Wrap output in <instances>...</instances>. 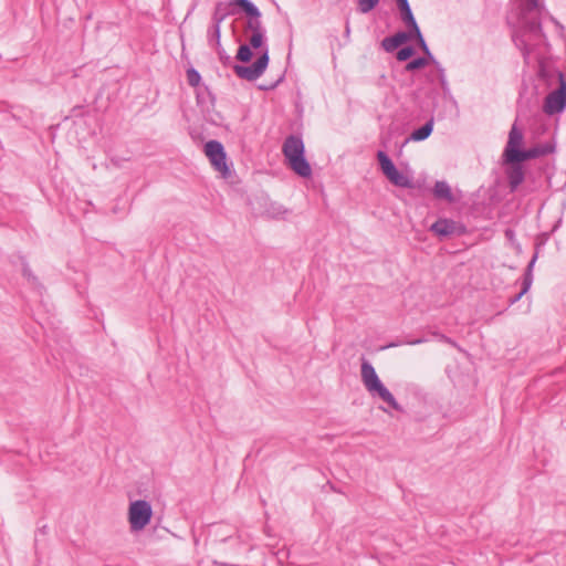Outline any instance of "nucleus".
Returning a JSON list of instances; mask_svg holds the SVG:
<instances>
[{
	"label": "nucleus",
	"mask_w": 566,
	"mask_h": 566,
	"mask_svg": "<svg viewBox=\"0 0 566 566\" xmlns=\"http://www.w3.org/2000/svg\"><path fill=\"white\" fill-rule=\"evenodd\" d=\"M538 76L548 86L557 83V87L545 97L543 111L549 116L563 113L566 109V78L564 73L555 67L541 65Z\"/></svg>",
	"instance_id": "1"
},
{
	"label": "nucleus",
	"mask_w": 566,
	"mask_h": 566,
	"mask_svg": "<svg viewBox=\"0 0 566 566\" xmlns=\"http://www.w3.org/2000/svg\"><path fill=\"white\" fill-rule=\"evenodd\" d=\"M265 42L266 36L264 33L250 35L249 43L247 44L254 50H260L261 54L251 65H233V72L239 78L252 82L258 80L265 72L270 62L269 46Z\"/></svg>",
	"instance_id": "2"
},
{
	"label": "nucleus",
	"mask_w": 566,
	"mask_h": 566,
	"mask_svg": "<svg viewBox=\"0 0 566 566\" xmlns=\"http://www.w3.org/2000/svg\"><path fill=\"white\" fill-rule=\"evenodd\" d=\"M283 155L291 169L302 178L312 176V168L305 158V148L302 137L290 135L285 138L282 147Z\"/></svg>",
	"instance_id": "3"
},
{
	"label": "nucleus",
	"mask_w": 566,
	"mask_h": 566,
	"mask_svg": "<svg viewBox=\"0 0 566 566\" xmlns=\"http://www.w3.org/2000/svg\"><path fill=\"white\" fill-rule=\"evenodd\" d=\"M376 158L381 172L394 186L408 189L415 188L413 180L397 169L386 151L378 150Z\"/></svg>",
	"instance_id": "4"
},
{
	"label": "nucleus",
	"mask_w": 566,
	"mask_h": 566,
	"mask_svg": "<svg viewBox=\"0 0 566 566\" xmlns=\"http://www.w3.org/2000/svg\"><path fill=\"white\" fill-rule=\"evenodd\" d=\"M153 509L149 502L145 500H136L129 504L128 521L130 530L138 532L144 530L150 522Z\"/></svg>",
	"instance_id": "5"
},
{
	"label": "nucleus",
	"mask_w": 566,
	"mask_h": 566,
	"mask_svg": "<svg viewBox=\"0 0 566 566\" xmlns=\"http://www.w3.org/2000/svg\"><path fill=\"white\" fill-rule=\"evenodd\" d=\"M205 154L209 158L214 170L227 178L230 176V168L227 164V154L222 143L211 139L205 144Z\"/></svg>",
	"instance_id": "6"
},
{
	"label": "nucleus",
	"mask_w": 566,
	"mask_h": 566,
	"mask_svg": "<svg viewBox=\"0 0 566 566\" xmlns=\"http://www.w3.org/2000/svg\"><path fill=\"white\" fill-rule=\"evenodd\" d=\"M429 230L441 240L461 237L468 232L467 227L462 222L449 218H439L430 226Z\"/></svg>",
	"instance_id": "7"
},
{
	"label": "nucleus",
	"mask_w": 566,
	"mask_h": 566,
	"mask_svg": "<svg viewBox=\"0 0 566 566\" xmlns=\"http://www.w3.org/2000/svg\"><path fill=\"white\" fill-rule=\"evenodd\" d=\"M523 143V133L517 127L516 122L512 125L509 133V140L503 151V161H517L520 154L523 149L521 148Z\"/></svg>",
	"instance_id": "8"
},
{
	"label": "nucleus",
	"mask_w": 566,
	"mask_h": 566,
	"mask_svg": "<svg viewBox=\"0 0 566 566\" xmlns=\"http://www.w3.org/2000/svg\"><path fill=\"white\" fill-rule=\"evenodd\" d=\"M524 161H504L507 166L505 169V175L507 177L509 187L511 192L516 191L518 186L524 181L525 172L523 168Z\"/></svg>",
	"instance_id": "9"
},
{
	"label": "nucleus",
	"mask_w": 566,
	"mask_h": 566,
	"mask_svg": "<svg viewBox=\"0 0 566 566\" xmlns=\"http://www.w3.org/2000/svg\"><path fill=\"white\" fill-rule=\"evenodd\" d=\"M197 106L202 113H210L216 105V96L208 85L202 84L195 90Z\"/></svg>",
	"instance_id": "10"
},
{
	"label": "nucleus",
	"mask_w": 566,
	"mask_h": 566,
	"mask_svg": "<svg viewBox=\"0 0 566 566\" xmlns=\"http://www.w3.org/2000/svg\"><path fill=\"white\" fill-rule=\"evenodd\" d=\"M555 151V145L551 143L538 144L527 149H523L520 154V158L517 161H526L531 159H536Z\"/></svg>",
	"instance_id": "11"
},
{
	"label": "nucleus",
	"mask_w": 566,
	"mask_h": 566,
	"mask_svg": "<svg viewBox=\"0 0 566 566\" xmlns=\"http://www.w3.org/2000/svg\"><path fill=\"white\" fill-rule=\"evenodd\" d=\"M411 38H413V33L410 31H398L394 35L386 36L381 41V48L388 52L391 53L405 43H407Z\"/></svg>",
	"instance_id": "12"
},
{
	"label": "nucleus",
	"mask_w": 566,
	"mask_h": 566,
	"mask_svg": "<svg viewBox=\"0 0 566 566\" xmlns=\"http://www.w3.org/2000/svg\"><path fill=\"white\" fill-rule=\"evenodd\" d=\"M360 374L363 384L368 392L381 384V380L379 379L374 366L367 360L361 363Z\"/></svg>",
	"instance_id": "13"
},
{
	"label": "nucleus",
	"mask_w": 566,
	"mask_h": 566,
	"mask_svg": "<svg viewBox=\"0 0 566 566\" xmlns=\"http://www.w3.org/2000/svg\"><path fill=\"white\" fill-rule=\"evenodd\" d=\"M536 259H537V253L534 254V256L532 258V260L527 264L525 273H524L523 282H522V289H521V291L516 295H514V296H512L510 298V304H515L516 302H518L522 298V296L525 293H527L528 290L531 289V285L533 283V273H532V271H533V266H534V264L536 262Z\"/></svg>",
	"instance_id": "14"
},
{
	"label": "nucleus",
	"mask_w": 566,
	"mask_h": 566,
	"mask_svg": "<svg viewBox=\"0 0 566 566\" xmlns=\"http://www.w3.org/2000/svg\"><path fill=\"white\" fill-rule=\"evenodd\" d=\"M373 397H378L382 401L387 402L391 408L397 411H402V407L397 402L394 395L388 390V388L381 382L377 387H375L370 392Z\"/></svg>",
	"instance_id": "15"
},
{
	"label": "nucleus",
	"mask_w": 566,
	"mask_h": 566,
	"mask_svg": "<svg viewBox=\"0 0 566 566\" xmlns=\"http://www.w3.org/2000/svg\"><path fill=\"white\" fill-rule=\"evenodd\" d=\"M433 132V118L429 119L427 123H424L422 126L416 128L410 136L402 143L401 147H403L409 142H423Z\"/></svg>",
	"instance_id": "16"
},
{
	"label": "nucleus",
	"mask_w": 566,
	"mask_h": 566,
	"mask_svg": "<svg viewBox=\"0 0 566 566\" xmlns=\"http://www.w3.org/2000/svg\"><path fill=\"white\" fill-rule=\"evenodd\" d=\"M233 7L232 0L229 2L219 1L216 3L213 13H212V23L220 24L229 17L234 14V11L231 9Z\"/></svg>",
	"instance_id": "17"
},
{
	"label": "nucleus",
	"mask_w": 566,
	"mask_h": 566,
	"mask_svg": "<svg viewBox=\"0 0 566 566\" xmlns=\"http://www.w3.org/2000/svg\"><path fill=\"white\" fill-rule=\"evenodd\" d=\"M433 196L437 199L446 200L449 203H452L455 201V198L452 193L451 187L444 180H439L434 184Z\"/></svg>",
	"instance_id": "18"
},
{
	"label": "nucleus",
	"mask_w": 566,
	"mask_h": 566,
	"mask_svg": "<svg viewBox=\"0 0 566 566\" xmlns=\"http://www.w3.org/2000/svg\"><path fill=\"white\" fill-rule=\"evenodd\" d=\"M523 27L534 35H543L542 22L538 15H522Z\"/></svg>",
	"instance_id": "19"
},
{
	"label": "nucleus",
	"mask_w": 566,
	"mask_h": 566,
	"mask_svg": "<svg viewBox=\"0 0 566 566\" xmlns=\"http://www.w3.org/2000/svg\"><path fill=\"white\" fill-rule=\"evenodd\" d=\"M232 3L239 7L249 19L261 18V11L251 0H232Z\"/></svg>",
	"instance_id": "20"
},
{
	"label": "nucleus",
	"mask_w": 566,
	"mask_h": 566,
	"mask_svg": "<svg viewBox=\"0 0 566 566\" xmlns=\"http://www.w3.org/2000/svg\"><path fill=\"white\" fill-rule=\"evenodd\" d=\"M400 18L409 29L411 33H419L420 28L416 21V18L412 13L411 7L400 9Z\"/></svg>",
	"instance_id": "21"
},
{
	"label": "nucleus",
	"mask_w": 566,
	"mask_h": 566,
	"mask_svg": "<svg viewBox=\"0 0 566 566\" xmlns=\"http://www.w3.org/2000/svg\"><path fill=\"white\" fill-rule=\"evenodd\" d=\"M207 38L210 45L213 43L214 46L221 44V25L212 23L208 29Z\"/></svg>",
	"instance_id": "22"
},
{
	"label": "nucleus",
	"mask_w": 566,
	"mask_h": 566,
	"mask_svg": "<svg viewBox=\"0 0 566 566\" xmlns=\"http://www.w3.org/2000/svg\"><path fill=\"white\" fill-rule=\"evenodd\" d=\"M252 50L247 43L241 44L237 51L235 59L241 63H249L253 57Z\"/></svg>",
	"instance_id": "23"
},
{
	"label": "nucleus",
	"mask_w": 566,
	"mask_h": 566,
	"mask_svg": "<svg viewBox=\"0 0 566 566\" xmlns=\"http://www.w3.org/2000/svg\"><path fill=\"white\" fill-rule=\"evenodd\" d=\"M187 82L191 87L198 88L201 86V75L193 66H190L186 71Z\"/></svg>",
	"instance_id": "24"
},
{
	"label": "nucleus",
	"mask_w": 566,
	"mask_h": 566,
	"mask_svg": "<svg viewBox=\"0 0 566 566\" xmlns=\"http://www.w3.org/2000/svg\"><path fill=\"white\" fill-rule=\"evenodd\" d=\"M413 38H416L420 50L424 54L422 57H427L429 62H434V56L431 53L426 40L423 39L421 31H419V33H413Z\"/></svg>",
	"instance_id": "25"
},
{
	"label": "nucleus",
	"mask_w": 566,
	"mask_h": 566,
	"mask_svg": "<svg viewBox=\"0 0 566 566\" xmlns=\"http://www.w3.org/2000/svg\"><path fill=\"white\" fill-rule=\"evenodd\" d=\"M429 63L430 62L428 61L427 57L418 56V57L407 62V64L405 65V71L413 72V71H417V70H420V69L427 66Z\"/></svg>",
	"instance_id": "26"
},
{
	"label": "nucleus",
	"mask_w": 566,
	"mask_h": 566,
	"mask_svg": "<svg viewBox=\"0 0 566 566\" xmlns=\"http://www.w3.org/2000/svg\"><path fill=\"white\" fill-rule=\"evenodd\" d=\"M261 18L248 19L245 30L251 31V34L264 33L265 29L260 20Z\"/></svg>",
	"instance_id": "27"
},
{
	"label": "nucleus",
	"mask_w": 566,
	"mask_h": 566,
	"mask_svg": "<svg viewBox=\"0 0 566 566\" xmlns=\"http://www.w3.org/2000/svg\"><path fill=\"white\" fill-rule=\"evenodd\" d=\"M416 53V50L412 45H406L399 49L396 53V59L399 62H407L409 59H411Z\"/></svg>",
	"instance_id": "28"
},
{
	"label": "nucleus",
	"mask_w": 566,
	"mask_h": 566,
	"mask_svg": "<svg viewBox=\"0 0 566 566\" xmlns=\"http://www.w3.org/2000/svg\"><path fill=\"white\" fill-rule=\"evenodd\" d=\"M380 0H358V11L360 13H368L375 9Z\"/></svg>",
	"instance_id": "29"
},
{
	"label": "nucleus",
	"mask_w": 566,
	"mask_h": 566,
	"mask_svg": "<svg viewBox=\"0 0 566 566\" xmlns=\"http://www.w3.org/2000/svg\"><path fill=\"white\" fill-rule=\"evenodd\" d=\"M539 8L538 0H526L522 8V15H531L534 11H537Z\"/></svg>",
	"instance_id": "30"
},
{
	"label": "nucleus",
	"mask_w": 566,
	"mask_h": 566,
	"mask_svg": "<svg viewBox=\"0 0 566 566\" xmlns=\"http://www.w3.org/2000/svg\"><path fill=\"white\" fill-rule=\"evenodd\" d=\"M436 69H437V72H438V77H439V81L441 83V86L443 90L447 88V78H446V71L441 66V64L434 59V62H431Z\"/></svg>",
	"instance_id": "31"
},
{
	"label": "nucleus",
	"mask_w": 566,
	"mask_h": 566,
	"mask_svg": "<svg viewBox=\"0 0 566 566\" xmlns=\"http://www.w3.org/2000/svg\"><path fill=\"white\" fill-rule=\"evenodd\" d=\"M284 80V73L281 74L275 81L259 85L261 91H272L276 88Z\"/></svg>",
	"instance_id": "32"
},
{
	"label": "nucleus",
	"mask_w": 566,
	"mask_h": 566,
	"mask_svg": "<svg viewBox=\"0 0 566 566\" xmlns=\"http://www.w3.org/2000/svg\"><path fill=\"white\" fill-rule=\"evenodd\" d=\"M18 260L20 262V265L22 268V273L23 275L28 279V280H33V276H32V272H31V269L29 266V264L25 262L24 258L19 255L18 256Z\"/></svg>",
	"instance_id": "33"
},
{
	"label": "nucleus",
	"mask_w": 566,
	"mask_h": 566,
	"mask_svg": "<svg viewBox=\"0 0 566 566\" xmlns=\"http://www.w3.org/2000/svg\"><path fill=\"white\" fill-rule=\"evenodd\" d=\"M216 51L218 53L219 60L224 64H229L231 57L226 53V50L222 48L221 44L216 45Z\"/></svg>",
	"instance_id": "34"
},
{
	"label": "nucleus",
	"mask_w": 566,
	"mask_h": 566,
	"mask_svg": "<svg viewBox=\"0 0 566 566\" xmlns=\"http://www.w3.org/2000/svg\"><path fill=\"white\" fill-rule=\"evenodd\" d=\"M433 335H434V336H436L440 342H443V343L449 344V345H451V346H453V347H457V343H455L452 338H450V337H448V336H446V335H443V334H439V333H433Z\"/></svg>",
	"instance_id": "35"
},
{
	"label": "nucleus",
	"mask_w": 566,
	"mask_h": 566,
	"mask_svg": "<svg viewBox=\"0 0 566 566\" xmlns=\"http://www.w3.org/2000/svg\"><path fill=\"white\" fill-rule=\"evenodd\" d=\"M396 3L399 10L410 7L408 0H396Z\"/></svg>",
	"instance_id": "36"
},
{
	"label": "nucleus",
	"mask_w": 566,
	"mask_h": 566,
	"mask_svg": "<svg viewBox=\"0 0 566 566\" xmlns=\"http://www.w3.org/2000/svg\"><path fill=\"white\" fill-rule=\"evenodd\" d=\"M424 342H426L424 338H416V339L407 340L406 344H408V345H418V344H422Z\"/></svg>",
	"instance_id": "37"
},
{
	"label": "nucleus",
	"mask_w": 566,
	"mask_h": 566,
	"mask_svg": "<svg viewBox=\"0 0 566 566\" xmlns=\"http://www.w3.org/2000/svg\"><path fill=\"white\" fill-rule=\"evenodd\" d=\"M522 44H523V48L521 50H522L523 55L526 57L530 54V51L527 49V45L524 42H522Z\"/></svg>",
	"instance_id": "38"
},
{
	"label": "nucleus",
	"mask_w": 566,
	"mask_h": 566,
	"mask_svg": "<svg viewBox=\"0 0 566 566\" xmlns=\"http://www.w3.org/2000/svg\"><path fill=\"white\" fill-rule=\"evenodd\" d=\"M505 234H506V237H512V235H513V230L507 229V230L505 231Z\"/></svg>",
	"instance_id": "39"
}]
</instances>
